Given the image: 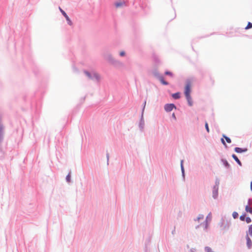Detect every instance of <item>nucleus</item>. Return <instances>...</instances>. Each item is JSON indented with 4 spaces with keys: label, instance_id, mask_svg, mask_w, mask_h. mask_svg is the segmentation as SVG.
<instances>
[{
    "label": "nucleus",
    "instance_id": "obj_1",
    "mask_svg": "<svg viewBox=\"0 0 252 252\" xmlns=\"http://www.w3.org/2000/svg\"><path fill=\"white\" fill-rule=\"evenodd\" d=\"M191 82L189 81H188L187 82V84L185 87V94L186 96L190 95V93L191 92Z\"/></svg>",
    "mask_w": 252,
    "mask_h": 252
},
{
    "label": "nucleus",
    "instance_id": "obj_2",
    "mask_svg": "<svg viewBox=\"0 0 252 252\" xmlns=\"http://www.w3.org/2000/svg\"><path fill=\"white\" fill-rule=\"evenodd\" d=\"M174 108H175V106L173 104H167L164 106V109L167 112L172 111Z\"/></svg>",
    "mask_w": 252,
    "mask_h": 252
},
{
    "label": "nucleus",
    "instance_id": "obj_3",
    "mask_svg": "<svg viewBox=\"0 0 252 252\" xmlns=\"http://www.w3.org/2000/svg\"><path fill=\"white\" fill-rule=\"evenodd\" d=\"M59 9H60V10L61 11V12H62V13L63 14V15L64 16V17L67 21L68 24L70 25H71L72 22H71V20H70L69 18L68 17V16L66 14V13L60 7L59 8Z\"/></svg>",
    "mask_w": 252,
    "mask_h": 252
},
{
    "label": "nucleus",
    "instance_id": "obj_4",
    "mask_svg": "<svg viewBox=\"0 0 252 252\" xmlns=\"http://www.w3.org/2000/svg\"><path fill=\"white\" fill-rule=\"evenodd\" d=\"M246 239H247V245L249 249H251L252 246V242L250 238L247 235L246 236Z\"/></svg>",
    "mask_w": 252,
    "mask_h": 252
},
{
    "label": "nucleus",
    "instance_id": "obj_5",
    "mask_svg": "<svg viewBox=\"0 0 252 252\" xmlns=\"http://www.w3.org/2000/svg\"><path fill=\"white\" fill-rule=\"evenodd\" d=\"M211 219V216L209 215V216H208L205 220L204 221H205V224H204V228L206 229L208 227V220H210Z\"/></svg>",
    "mask_w": 252,
    "mask_h": 252
},
{
    "label": "nucleus",
    "instance_id": "obj_6",
    "mask_svg": "<svg viewBox=\"0 0 252 252\" xmlns=\"http://www.w3.org/2000/svg\"><path fill=\"white\" fill-rule=\"evenodd\" d=\"M232 157L234 158V159L238 163V164L239 165H240V166L242 165L241 162L240 161V160L238 159V158L235 155H234V154L232 155Z\"/></svg>",
    "mask_w": 252,
    "mask_h": 252
},
{
    "label": "nucleus",
    "instance_id": "obj_7",
    "mask_svg": "<svg viewBox=\"0 0 252 252\" xmlns=\"http://www.w3.org/2000/svg\"><path fill=\"white\" fill-rule=\"evenodd\" d=\"M186 97L188 100L189 105L192 106V101L191 100V98L190 95L187 96Z\"/></svg>",
    "mask_w": 252,
    "mask_h": 252
},
{
    "label": "nucleus",
    "instance_id": "obj_8",
    "mask_svg": "<svg viewBox=\"0 0 252 252\" xmlns=\"http://www.w3.org/2000/svg\"><path fill=\"white\" fill-rule=\"evenodd\" d=\"M234 150L236 153H242V152H245L246 151V150H243L242 149H241L240 148H238V147L235 148Z\"/></svg>",
    "mask_w": 252,
    "mask_h": 252
},
{
    "label": "nucleus",
    "instance_id": "obj_9",
    "mask_svg": "<svg viewBox=\"0 0 252 252\" xmlns=\"http://www.w3.org/2000/svg\"><path fill=\"white\" fill-rule=\"evenodd\" d=\"M159 81L160 82L164 85H167L168 84V82L164 80L163 77L162 76H160L159 78Z\"/></svg>",
    "mask_w": 252,
    "mask_h": 252
},
{
    "label": "nucleus",
    "instance_id": "obj_10",
    "mask_svg": "<svg viewBox=\"0 0 252 252\" xmlns=\"http://www.w3.org/2000/svg\"><path fill=\"white\" fill-rule=\"evenodd\" d=\"M172 96L174 99H178L180 97V93H176L172 94Z\"/></svg>",
    "mask_w": 252,
    "mask_h": 252
},
{
    "label": "nucleus",
    "instance_id": "obj_11",
    "mask_svg": "<svg viewBox=\"0 0 252 252\" xmlns=\"http://www.w3.org/2000/svg\"><path fill=\"white\" fill-rule=\"evenodd\" d=\"M245 210L247 212H250V213H252V208L250 206L247 205L245 208Z\"/></svg>",
    "mask_w": 252,
    "mask_h": 252
},
{
    "label": "nucleus",
    "instance_id": "obj_12",
    "mask_svg": "<svg viewBox=\"0 0 252 252\" xmlns=\"http://www.w3.org/2000/svg\"><path fill=\"white\" fill-rule=\"evenodd\" d=\"M252 28V24L251 22H249L247 27L245 28L246 30H248Z\"/></svg>",
    "mask_w": 252,
    "mask_h": 252
},
{
    "label": "nucleus",
    "instance_id": "obj_13",
    "mask_svg": "<svg viewBox=\"0 0 252 252\" xmlns=\"http://www.w3.org/2000/svg\"><path fill=\"white\" fill-rule=\"evenodd\" d=\"M223 137L225 138V139L226 140V141L227 143H231V139L229 137L226 136L224 135H223Z\"/></svg>",
    "mask_w": 252,
    "mask_h": 252
},
{
    "label": "nucleus",
    "instance_id": "obj_14",
    "mask_svg": "<svg viewBox=\"0 0 252 252\" xmlns=\"http://www.w3.org/2000/svg\"><path fill=\"white\" fill-rule=\"evenodd\" d=\"M249 233L251 236H252V224L249 226Z\"/></svg>",
    "mask_w": 252,
    "mask_h": 252
},
{
    "label": "nucleus",
    "instance_id": "obj_15",
    "mask_svg": "<svg viewBox=\"0 0 252 252\" xmlns=\"http://www.w3.org/2000/svg\"><path fill=\"white\" fill-rule=\"evenodd\" d=\"M204 220V216L202 215H199L198 217L197 218V220L198 222H199L200 220Z\"/></svg>",
    "mask_w": 252,
    "mask_h": 252
},
{
    "label": "nucleus",
    "instance_id": "obj_16",
    "mask_svg": "<svg viewBox=\"0 0 252 252\" xmlns=\"http://www.w3.org/2000/svg\"><path fill=\"white\" fill-rule=\"evenodd\" d=\"M124 3L123 2H117L115 4V5L117 7H119L120 6H121L123 5Z\"/></svg>",
    "mask_w": 252,
    "mask_h": 252
},
{
    "label": "nucleus",
    "instance_id": "obj_17",
    "mask_svg": "<svg viewBox=\"0 0 252 252\" xmlns=\"http://www.w3.org/2000/svg\"><path fill=\"white\" fill-rule=\"evenodd\" d=\"M232 216L234 219H236L238 217V214L237 212H234L232 214Z\"/></svg>",
    "mask_w": 252,
    "mask_h": 252
},
{
    "label": "nucleus",
    "instance_id": "obj_18",
    "mask_svg": "<svg viewBox=\"0 0 252 252\" xmlns=\"http://www.w3.org/2000/svg\"><path fill=\"white\" fill-rule=\"evenodd\" d=\"M66 180L67 181V182H69L70 181V174H68L66 177Z\"/></svg>",
    "mask_w": 252,
    "mask_h": 252
},
{
    "label": "nucleus",
    "instance_id": "obj_19",
    "mask_svg": "<svg viewBox=\"0 0 252 252\" xmlns=\"http://www.w3.org/2000/svg\"><path fill=\"white\" fill-rule=\"evenodd\" d=\"M205 128H206L207 131L208 132H209L210 130H209V126H208V124L207 122L205 123Z\"/></svg>",
    "mask_w": 252,
    "mask_h": 252
},
{
    "label": "nucleus",
    "instance_id": "obj_20",
    "mask_svg": "<svg viewBox=\"0 0 252 252\" xmlns=\"http://www.w3.org/2000/svg\"><path fill=\"white\" fill-rule=\"evenodd\" d=\"M251 219L250 217H247L246 218V221L247 223H249L251 222Z\"/></svg>",
    "mask_w": 252,
    "mask_h": 252
},
{
    "label": "nucleus",
    "instance_id": "obj_21",
    "mask_svg": "<svg viewBox=\"0 0 252 252\" xmlns=\"http://www.w3.org/2000/svg\"><path fill=\"white\" fill-rule=\"evenodd\" d=\"M223 162L225 166L228 167H229V164L226 160H223Z\"/></svg>",
    "mask_w": 252,
    "mask_h": 252
},
{
    "label": "nucleus",
    "instance_id": "obj_22",
    "mask_svg": "<svg viewBox=\"0 0 252 252\" xmlns=\"http://www.w3.org/2000/svg\"><path fill=\"white\" fill-rule=\"evenodd\" d=\"M205 249L207 252H213L212 249L209 247H206Z\"/></svg>",
    "mask_w": 252,
    "mask_h": 252
},
{
    "label": "nucleus",
    "instance_id": "obj_23",
    "mask_svg": "<svg viewBox=\"0 0 252 252\" xmlns=\"http://www.w3.org/2000/svg\"><path fill=\"white\" fill-rule=\"evenodd\" d=\"M165 74L166 75H169V76H172V75H172V72H170V71H166V72H165Z\"/></svg>",
    "mask_w": 252,
    "mask_h": 252
},
{
    "label": "nucleus",
    "instance_id": "obj_24",
    "mask_svg": "<svg viewBox=\"0 0 252 252\" xmlns=\"http://www.w3.org/2000/svg\"><path fill=\"white\" fill-rule=\"evenodd\" d=\"M240 219L242 220V221H244L245 219V215H242L240 216Z\"/></svg>",
    "mask_w": 252,
    "mask_h": 252
},
{
    "label": "nucleus",
    "instance_id": "obj_25",
    "mask_svg": "<svg viewBox=\"0 0 252 252\" xmlns=\"http://www.w3.org/2000/svg\"><path fill=\"white\" fill-rule=\"evenodd\" d=\"M120 56H124L125 55V53L124 51H121L120 53Z\"/></svg>",
    "mask_w": 252,
    "mask_h": 252
},
{
    "label": "nucleus",
    "instance_id": "obj_26",
    "mask_svg": "<svg viewBox=\"0 0 252 252\" xmlns=\"http://www.w3.org/2000/svg\"><path fill=\"white\" fill-rule=\"evenodd\" d=\"M85 74L89 77L91 78V74L87 71L85 72Z\"/></svg>",
    "mask_w": 252,
    "mask_h": 252
},
{
    "label": "nucleus",
    "instance_id": "obj_27",
    "mask_svg": "<svg viewBox=\"0 0 252 252\" xmlns=\"http://www.w3.org/2000/svg\"><path fill=\"white\" fill-rule=\"evenodd\" d=\"M181 168H182V172H183V173H184V167L183 166V161L182 160L181 161Z\"/></svg>",
    "mask_w": 252,
    "mask_h": 252
},
{
    "label": "nucleus",
    "instance_id": "obj_28",
    "mask_svg": "<svg viewBox=\"0 0 252 252\" xmlns=\"http://www.w3.org/2000/svg\"><path fill=\"white\" fill-rule=\"evenodd\" d=\"M221 140V142L223 143V144L226 146V144H225V141H224L223 139L222 138Z\"/></svg>",
    "mask_w": 252,
    "mask_h": 252
},
{
    "label": "nucleus",
    "instance_id": "obj_29",
    "mask_svg": "<svg viewBox=\"0 0 252 252\" xmlns=\"http://www.w3.org/2000/svg\"><path fill=\"white\" fill-rule=\"evenodd\" d=\"M251 189L252 190V182L251 183Z\"/></svg>",
    "mask_w": 252,
    "mask_h": 252
},
{
    "label": "nucleus",
    "instance_id": "obj_30",
    "mask_svg": "<svg viewBox=\"0 0 252 252\" xmlns=\"http://www.w3.org/2000/svg\"><path fill=\"white\" fill-rule=\"evenodd\" d=\"M146 103V101H145L144 102V106H145Z\"/></svg>",
    "mask_w": 252,
    "mask_h": 252
},
{
    "label": "nucleus",
    "instance_id": "obj_31",
    "mask_svg": "<svg viewBox=\"0 0 252 252\" xmlns=\"http://www.w3.org/2000/svg\"><path fill=\"white\" fill-rule=\"evenodd\" d=\"M173 117H175V114H173Z\"/></svg>",
    "mask_w": 252,
    "mask_h": 252
},
{
    "label": "nucleus",
    "instance_id": "obj_32",
    "mask_svg": "<svg viewBox=\"0 0 252 252\" xmlns=\"http://www.w3.org/2000/svg\"><path fill=\"white\" fill-rule=\"evenodd\" d=\"M95 76H96V77H97V74H95Z\"/></svg>",
    "mask_w": 252,
    "mask_h": 252
}]
</instances>
